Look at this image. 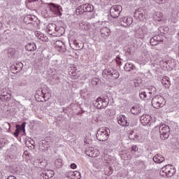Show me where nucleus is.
<instances>
[{
  "label": "nucleus",
  "instance_id": "obj_1",
  "mask_svg": "<svg viewBox=\"0 0 179 179\" xmlns=\"http://www.w3.org/2000/svg\"><path fill=\"white\" fill-rule=\"evenodd\" d=\"M110 103V98H108V95L107 94H102L99 97H98L94 105L96 108L100 110L103 108H106Z\"/></svg>",
  "mask_w": 179,
  "mask_h": 179
},
{
  "label": "nucleus",
  "instance_id": "obj_2",
  "mask_svg": "<svg viewBox=\"0 0 179 179\" xmlns=\"http://www.w3.org/2000/svg\"><path fill=\"white\" fill-rule=\"evenodd\" d=\"M102 76L106 78V79L115 80L120 78V72L112 68L106 69L102 72Z\"/></svg>",
  "mask_w": 179,
  "mask_h": 179
},
{
  "label": "nucleus",
  "instance_id": "obj_3",
  "mask_svg": "<svg viewBox=\"0 0 179 179\" xmlns=\"http://www.w3.org/2000/svg\"><path fill=\"white\" fill-rule=\"evenodd\" d=\"M96 139L101 142H106L110 136V129L108 127H101L96 132Z\"/></svg>",
  "mask_w": 179,
  "mask_h": 179
},
{
  "label": "nucleus",
  "instance_id": "obj_4",
  "mask_svg": "<svg viewBox=\"0 0 179 179\" xmlns=\"http://www.w3.org/2000/svg\"><path fill=\"white\" fill-rule=\"evenodd\" d=\"M152 106L154 108H162L166 106V99L161 95H156L152 99Z\"/></svg>",
  "mask_w": 179,
  "mask_h": 179
},
{
  "label": "nucleus",
  "instance_id": "obj_5",
  "mask_svg": "<svg viewBox=\"0 0 179 179\" xmlns=\"http://www.w3.org/2000/svg\"><path fill=\"white\" fill-rule=\"evenodd\" d=\"M159 174L163 177H164V176H166L168 178L173 177L174 174H176V167L170 164L164 166V167L162 168Z\"/></svg>",
  "mask_w": 179,
  "mask_h": 179
},
{
  "label": "nucleus",
  "instance_id": "obj_6",
  "mask_svg": "<svg viewBox=\"0 0 179 179\" xmlns=\"http://www.w3.org/2000/svg\"><path fill=\"white\" fill-rule=\"evenodd\" d=\"M159 135L161 139L164 141L170 136V127L166 124H163L159 127Z\"/></svg>",
  "mask_w": 179,
  "mask_h": 179
},
{
  "label": "nucleus",
  "instance_id": "obj_7",
  "mask_svg": "<svg viewBox=\"0 0 179 179\" xmlns=\"http://www.w3.org/2000/svg\"><path fill=\"white\" fill-rule=\"evenodd\" d=\"M121 12H122V6L120 5L113 6L110 9V15L113 19L119 17Z\"/></svg>",
  "mask_w": 179,
  "mask_h": 179
},
{
  "label": "nucleus",
  "instance_id": "obj_8",
  "mask_svg": "<svg viewBox=\"0 0 179 179\" xmlns=\"http://www.w3.org/2000/svg\"><path fill=\"white\" fill-rule=\"evenodd\" d=\"M94 10V7H93L92 5L89 3L83 4L81 6H79L77 8V12L80 15H82V13H85V12H88L90 13L91 12H93Z\"/></svg>",
  "mask_w": 179,
  "mask_h": 179
},
{
  "label": "nucleus",
  "instance_id": "obj_9",
  "mask_svg": "<svg viewBox=\"0 0 179 179\" xmlns=\"http://www.w3.org/2000/svg\"><path fill=\"white\" fill-rule=\"evenodd\" d=\"M85 155L89 156V157H97L100 155V152H99V150L90 147L85 150Z\"/></svg>",
  "mask_w": 179,
  "mask_h": 179
},
{
  "label": "nucleus",
  "instance_id": "obj_10",
  "mask_svg": "<svg viewBox=\"0 0 179 179\" xmlns=\"http://www.w3.org/2000/svg\"><path fill=\"white\" fill-rule=\"evenodd\" d=\"M132 22H134L132 17H123L120 20V23L121 26H123V27H129V26L132 24Z\"/></svg>",
  "mask_w": 179,
  "mask_h": 179
},
{
  "label": "nucleus",
  "instance_id": "obj_11",
  "mask_svg": "<svg viewBox=\"0 0 179 179\" xmlns=\"http://www.w3.org/2000/svg\"><path fill=\"white\" fill-rule=\"evenodd\" d=\"M55 48L59 52L64 53L66 51V46L62 41H57L55 43Z\"/></svg>",
  "mask_w": 179,
  "mask_h": 179
},
{
  "label": "nucleus",
  "instance_id": "obj_12",
  "mask_svg": "<svg viewBox=\"0 0 179 179\" xmlns=\"http://www.w3.org/2000/svg\"><path fill=\"white\" fill-rule=\"evenodd\" d=\"M152 92H149V90H146V91L141 90L139 92V97L141 100H149L150 97H152Z\"/></svg>",
  "mask_w": 179,
  "mask_h": 179
},
{
  "label": "nucleus",
  "instance_id": "obj_13",
  "mask_svg": "<svg viewBox=\"0 0 179 179\" xmlns=\"http://www.w3.org/2000/svg\"><path fill=\"white\" fill-rule=\"evenodd\" d=\"M163 41V36L156 35L154 36L150 41V43L152 45H157L159 43H162Z\"/></svg>",
  "mask_w": 179,
  "mask_h": 179
},
{
  "label": "nucleus",
  "instance_id": "obj_14",
  "mask_svg": "<svg viewBox=\"0 0 179 179\" xmlns=\"http://www.w3.org/2000/svg\"><path fill=\"white\" fill-rule=\"evenodd\" d=\"M54 171L47 170L41 175V179H50L54 177Z\"/></svg>",
  "mask_w": 179,
  "mask_h": 179
},
{
  "label": "nucleus",
  "instance_id": "obj_15",
  "mask_svg": "<svg viewBox=\"0 0 179 179\" xmlns=\"http://www.w3.org/2000/svg\"><path fill=\"white\" fill-rule=\"evenodd\" d=\"M117 122L119 125H121L122 127H128L129 125V123H128V120H127V117L124 115H121L117 118Z\"/></svg>",
  "mask_w": 179,
  "mask_h": 179
},
{
  "label": "nucleus",
  "instance_id": "obj_16",
  "mask_svg": "<svg viewBox=\"0 0 179 179\" xmlns=\"http://www.w3.org/2000/svg\"><path fill=\"white\" fill-rule=\"evenodd\" d=\"M140 121L142 125H148V124H149L150 121H152V117H150V115H143L141 117Z\"/></svg>",
  "mask_w": 179,
  "mask_h": 179
},
{
  "label": "nucleus",
  "instance_id": "obj_17",
  "mask_svg": "<svg viewBox=\"0 0 179 179\" xmlns=\"http://www.w3.org/2000/svg\"><path fill=\"white\" fill-rule=\"evenodd\" d=\"M100 33L101 37H103V38H107L111 34L110 30L107 27H102L100 29Z\"/></svg>",
  "mask_w": 179,
  "mask_h": 179
},
{
  "label": "nucleus",
  "instance_id": "obj_18",
  "mask_svg": "<svg viewBox=\"0 0 179 179\" xmlns=\"http://www.w3.org/2000/svg\"><path fill=\"white\" fill-rule=\"evenodd\" d=\"M131 114H134V115H138V114H141V113H142V107L138 105L133 106L131 108Z\"/></svg>",
  "mask_w": 179,
  "mask_h": 179
},
{
  "label": "nucleus",
  "instance_id": "obj_19",
  "mask_svg": "<svg viewBox=\"0 0 179 179\" xmlns=\"http://www.w3.org/2000/svg\"><path fill=\"white\" fill-rule=\"evenodd\" d=\"M49 6H52V8H55V12H57V16L62 15V13H61V11L62 10V7H61V6L55 5L54 3H49Z\"/></svg>",
  "mask_w": 179,
  "mask_h": 179
},
{
  "label": "nucleus",
  "instance_id": "obj_20",
  "mask_svg": "<svg viewBox=\"0 0 179 179\" xmlns=\"http://www.w3.org/2000/svg\"><path fill=\"white\" fill-rule=\"evenodd\" d=\"M141 84H142V80H139V79L131 80L129 83L131 87H139V86H141Z\"/></svg>",
  "mask_w": 179,
  "mask_h": 179
},
{
  "label": "nucleus",
  "instance_id": "obj_21",
  "mask_svg": "<svg viewBox=\"0 0 179 179\" xmlns=\"http://www.w3.org/2000/svg\"><path fill=\"white\" fill-rule=\"evenodd\" d=\"M153 161L155 163H163V162H164V157L160 154H157L153 157Z\"/></svg>",
  "mask_w": 179,
  "mask_h": 179
},
{
  "label": "nucleus",
  "instance_id": "obj_22",
  "mask_svg": "<svg viewBox=\"0 0 179 179\" xmlns=\"http://www.w3.org/2000/svg\"><path fill=\"white\" fill-rule=\"evenodd\" d=\"M36 19V16L31 15H28L24 17V22L26 23V24H31V22H33Z\"/></svg>",
  "mask_w": 179,
  "mask_h": 179
},
{
  "label": "nucleus",
  "instance_id": "obj_23",
  "mask_svg": "<svg viewBox=\"0 0 179 179\" xmlns=\"http://www.w3.org/2000/svg\"><path fill=\"white\" fill-rule=\"evenodd\" d=\"M59 27H57V24H50L48 26L49 33H51L52 31H56L57 33H58Z\"/></svg>",
  "mask_w": 179,
  "mask_h": 179
},
{
  "label": "nucleus",
  "instance_id": "obj_24",
  "mask_svg": "<svg viewBox=\"0 0 179 179\" xmlns=\"http://www.w3.org/2000/svg\"><path fill=\"white\" fill-rule=\"evenodd\" d=\"M11 96L12 95L8 92H3L0 96V100L1 101H4V100H6V101H9L12 97Z\"/></svg>",
  "mask_w": 179,
  "mask_h": 179
},
{
  "label": "nucleus",
  "instance_id": "obj_25",
  "mask_svg": "<svg viewBox=\"0 0 179 179\" xmlns=\"http://www.w3.org/2000/svg\"><path fill=\"white\" fill-rule=\"evenodd\" d=\"M25 50L27 51H34L37 50V46H36V43H29L25 46Z\"/></svg>",
  "mask_w": 179,
  "mask_h": 179
},
{
  "label": "nucleus",
  "instance_id": "obj_26",
  "mask_svg": "<svg viewBox=\"0 0 179 179\" xmlns=\"http://www.w3.org/2000/svg\"><path fill=\"white\" fill-rule=\"evenodd\" d=\"M79 26L81 29V30H89L90 29V24L86 22H81L79 24Z\"/></svg>",
  "mask_w": 179,
  "mask_h": 179
},
{
  "label": "nucleus",
  "instance_id": "obj_27",
  "mask_svg": "<svg viewBox=\"0 0 179 179\" xmlns=\"http://www.w3.org/2000/svg\"><path fill=\"white\" fill-rule=\"evenodd\" d=\"M124 68V71H127V72H131V71H134V69H135V66L131 63H126Z\"/></svg>",
  "mask_w": 179,
  "mask_h": 179
},
{
  "label": "nucleus",
  "instance_id": "obj_28",
  "mask_svg": "<svg viewBox=\"0 0 179 179\" xmlns=\"http://www.w3.org/2000/svg\"><path fill=\"white\" fill-rule=\"evenodd\" d=\"M12 68L15 69V71H17V72H20V71L23 69V63L22 62L16 63L15 65L12 66Z\"/></svg>",
  "mask_w": 179,
  "mask_h": 179
},
{
  "label": "nucleus",
  "instance_id": "obj_29",
  "mask_svg": "<svg viewBox=\"0 0 179 179\" xmlns=\"http://www.w3.org/2000/svg\"><path fill=\"white\" fill-rule=\"evenodd\" d=\"M162 83L164 86V87L166 88L170 87V80L169 77H164L162 78Z\"/></svg>",
  "mask_w": 179,
  "mask_h": 179
},
{
  "label": "nucleus",
  "instance_id": "obj_30",
  "mask_svg": "<svg viewBox=\"0 0 179 179\" xmlns=\"http://www.w3.org/2000/svg\"><path fill=\"white\" fill-rule=\"evenodd\" d=\"M129 139H131L132 141H138V142H141V143L143 142V140L139 139V136L134 135L133 133H129Z\"/></svg>",
  "mask_w": 179,
  "mask_h": 179
},
{
  "label": "nucleus",
  "instance_id": "obj_31",
  "mask_svg": "<svg viewBox=\"0 0 179 179\" xmlns=\"http://www.w3.org/2000/svg\"><path fill=\"white\" fill-rule=\"evenodd\" d=\"M35 35L41 41H47L48 40V38L46 36H44V34L36 33V34H35Z\"/></svg>",
  "mask_w": 179,
  "mask_h": 179
},
{
  "label": "nucleus",
  "instance_id": "obj_32",
  "mask_svg": "<svg viewBox=\"0 0 179 179\" xmlns=\"http://www.w3.org/2000/svg\"><path fill=\"white\" fill-rule=\"evenodd\" d=\"M158 30L160 32L161 36H163L162 34H166V33H169V29L168 27H160Z\"/></svg>",
  "mask_w": 179,
  "mask_h": 179
},
{
  "label": "nucleus",
  "instance_id": "obj_33",
  "mask_svg": "<svg viewBox=\"0 0 179 179\" xmlns=\"http://www.w3.org/2000/svg\"><path fill=\"white\" fill-rule=\"evenodd\" d=\"M78 73H79V71L76 69V66H73L71 70L69 71V75L71 76H78Z\"/></svg>",
  "mask_w": 179,
  "mask_h": 179
},
{
  "label": "nucleus",
  "instance_id": "obj_34",
  "mask_svg": "<svg viewBox=\"0 0 179 179\" xmlns=\"http://www.w3.org/2000/svg\"><path fill=\"white\" fill-rule=\"evenodd\" d=\"M154 19H155V20H157L158 22H160V20L163 19V13L160 12L155 13L154 15Z\"/></svg>",
  "mask_w": 179,
  "mask_h": 179
},
{
  "label": "nucleus",
  "instance_id": "obj_35",
  "mask_svg": "<svg viewBox=\"0 0 179 179\" xmlns=\"http://www.w3.org/2000/svg\"><path fill=\"white\" fill-rule=\"evenodd\" d=\"M100 83H101V81L97 78H92L91 80V84L92 85V86H99Z\"/></svg>",
  "mask_w": 179,
  "mask_h": 179
},
{
  "label": "nucleus",
  "instance_id": "obj_36",
  "mask_svg": "<svg viewBox=\"0 0 179 179\" xmlns=\"http://www.w3.org/2000/svg\"><path fill=\"white\" fill-rule=\"evenodd\" d=\"M164 64L168 65V66H171V68L176 66V60H174V59H171L170 60L165 61Z\"/></svg>",
  "mask_w": 179,
  "mask_h": 179
},
{
  "label": "nucleus",
  "instance_id": "obj_37",
  "mask_svg": "<svg viewBox=\"0 0 179 179\" xmlns=\"http://www.w3.org/2000/svg\"><path fill=\"white\" fill-rule=\"evenodd\" d=\"M141 30L143 33V34H148L149 31H150V29H149V27H148L147 24H144L141 27Z\"/></svg>",
  "mask_w": 179,
  "mask_h": 179
},
{
  "label": "nucleus",
  "instance_id": "obj_38",
  "mask_svg": "<svg viewBox=\"0 0 179 179\" xmlns=\"http://www.w3.org/2000/svg\"><path fill=\"white\" fill-rule=\"evenodd\" d=\"M17 129H19V131H23L24 132L26 128V122H24L22 125L17 124L16 127Z\"/></svg>",
  "mask_w": 179,
  "mask_h": 179
},
{
  "label": "nucleus",
  "instance_id": "obj_39",
  "mask_svg": "<svg viewBox=\"0 0 179 179\" xmlns=\"http://www.w3.org/2000/svg\"><path fill=\"white\" fill-rule=\"evenodd\" d=\"M73 44L74 45V50H80L82 48V46H79V43L76 40L73 41Z\"/></svg>",
  "mask_w": 179,
  "mask_h": 179
},
{
  "label": "nucleus",
  "instance_id": "obj_40",
  "mask_svg": "<svg viewBox=\"0 0 179 179\" xmlns=\"http://www.w3.org/2000/svg\"><path fill=\"white\" fill-rule=\"evenodd\" d=\"M55 164L57 167H58V169H59V167H62V159H56Z\"/></svg>",
  "mask_w": 179,
  "mask_h": 179
},
{
  "label": "nucleus",
  "instance_id": "obj_41",
  "mask_svg": "<svg viewBox=\"0 0 179 179\" xmlns=\"http://www.w3.org/2000/svg\"><path fill=\"white\" fill-rule=\"evenodd\" d=\"M57 33H58L59 36H62V34H64V33H65V29L63 27H60L59 28V31Z\"/></svg>",
  "mask_w": 179,
  "mask_h": 179
},
{
  "label": "nucleus",
  "instance_id": "obj_42",
  "mask_svg": "<svg viewBox=\"0 0 179 179\" xmlns=\"http://www.w3.org/2000/svg\"><path fill=\"white\" fill-rule=\"evenodd\" d=\"M74 177H76V179H80L82 176H80V172H75L73 174Z\"/></svg>",
  "mask_w": 179,
  "mask_h": 179
},
{
  "label": "nucleus",
  "instance_id": "obj_43",
  "mask_svg": "<svg viewBox=\"0 0 179 179\" xmlns=\"http://www.w3.org/2000/svg\"><path fill=\"white\" fill-rule=\"evenodd\" d=\"M138 150H139V148H138V146L133 145L131 147V152H138Z\"/></svg>",
  "mask_w": 179,
  "mask_h": 179
},
{
  "label": "nucleus",
  "instance_id": "obj_44",
  "mask_svg": "<svg viewBox=\"0 0 179 179\" xmlns=\"http://www.w3.org/2000/svg\"><path fill=\"white\" fill-rule=\"evenodd\" d=\"M41 94H43V99H45V94H47V91L45 90H41Z\"/></svg>",
  "mask_w": 179,
  "mask_h": 179
},
{
  "label": "nucleus",
  "instance_id": "obj_45",
  "mask_svg": "<svg viewBox=\"0 0 179 179\" xmlns=\"http://www.w3.org/2000/svg\"><path fill=\"white\" fill-rule=\"evenodd\" d=\"M20 132V130H19V129H16L15 131L14 132V136H15V138H17V136H19V134Z\"/></svg>",
  "mask_w": 179,
  "mask_h": 179
},
{
  "label": "nucleus",
  "instance_id": "obj_46",
  "mask_svg": "<svg viewBox=\"0 0 179 179\" xmlns=\"http://www.w3.org/2000/svg\"><path fill=\"white\" fill-rule=\"evenodd\" d=\"M143 16H144L143 13H139L138 17L142 20H143V17H144Z\"/></svg>",
  "mask_w": 179,
  "mask_h": 179
},
{
  "label": "nucleus",
  "instance_id": "obj_47",
  "mask_svg": "<svg viewBox=\"0 0 179 179\" xmlns=\"http://www.w3.org/2000/svg\"><path fill=\"white\" fill-rule=\"evenodd\" d=\"M76 167H77V166L76 164L73 163L71 164V169H76Z\"/></svg>",
  "mask_w": 179,
  "mask_h": 179
},
{
  "label": "nucleus",
  "instance_id": "obj_48",
  "mask_svg": "<svg viewBox=\"0 0 179 179\" xmlns=\"http://www.w3.org/2000/svg\"><path fill=\"white\" fill-rule=\"evenodd\" d=\"M7 179H16V177H15L14 176H10L8 177Z\"/></svg>",
  "mask_w": 179,
  "mask_h": 179
},
{
  "label": "nucleus",
  "instance_id": "obj_49",
  "mask_svg": "<svg viewBox=\"0 0 179 179\" xmlns=\"http://www.w3.org/2000/svg\"><path fill=\"white\" fill-rule=\"evenodd\" d=\"M117 58L118 57H117V59H116V62H117V64H118V65H120V64H121V62L118 61ZM118 59H120V58H118Z\"/></svg>",
  "mask_w": 179,
  "mask_h": 179
},
{
  "label": "nucleus",
  "instance_id": "obj_50",
  "mask_svg": "<svg viewBox=\"0 0 179 179\" xmlns=\"http://www.w3.org/2000/svg\"><path fill=\"white\" fill-rule=\"evenodd\" d=\"M165 62H162V64H163L164 66H165L166 68H167V65H169V64H164Z\"/></svg>",
  "mask_w": 179,
  "mask_h": 179
},
{
  "label": "nucleus",
  "instance_id": "obj_51",
  "mask_svg": "<svg viewBox=\"0 0 179 179\" xmlns=\"http://www.w3.org/2000/svg\"><path fill=\"white\" fill-rule=\"evenodd\" d=\"M29 2H37V1H38V0H29Z\"/></svg>",
  "mask_w": 179,
  "mask_h": 179
},
{
  "label": "nucleus",
  "instance_id": "obj_52",
  "mask_svg": "<svg viewBox=\"0 0 179 179\" xmlns=\"http://www.w3.org/2000/svg\"><path fill=\"white\" fill-rule=\"evenodd\" d=\"M83 43H80V44H79V47H81V48H83Z\"/></svg>",
  "mask_w": 179,
  "mask_h": 179
},
{
  "label": "nucleus",
  "instance_id": "obj_53",
  "mask_svg": "<svg viewBox=\"0 0 179 179\" xmlns=\"http://www.w3.org/2000/svg\"><path fill=\"white\" fill-rule=\"evenodd\" d=\"M163 0H158V3H160V2H162Z\"/></svg>",
  "mask_w": 179,
  "mask_h": 179
},
{
  "label": "nucleus",
  "instance_id": "obj_54",
  "mask_svg": "<svg viewBox=\"0 0 179 179\" xmlns=\"http://www.w3.org/2000/svg\"><path fill=\"white\" fill-rule=\"evenodd\" d=\"M11 152H12V153H15L16 151H11Z\"/></svg>",
  "mask_w": 179,
  "mask_h": 179
},
{
  "label": "nucleus",
  "instance_id": "obj_55",
  "mask_svg": "<svg viewBox=\"0 0 179 179\" xmlns=\"http://www.w3.org/2000/svg\"><path fill=\"white\" fill-rule=\"evenodd\" d=\"M135 15H136H136H138V13H136Z\"/></svg>",
  "mask_w": 179,
  "mask_h": 179
},
{
  "label": "nucleus",
  "instance_id": "obj_56",
  "mask_svg": "<svg viewBox=\"0 0 179 179\" xmlns=\"http://www.w3.org/2000/svg\"><path fill=\"white\" fill-rule=\"evenodd\" d=\"M50 29H54V27H51Z\"/></svg>",
  "mask_w": 179,
  "mask_h": 179
}]
</instances>
